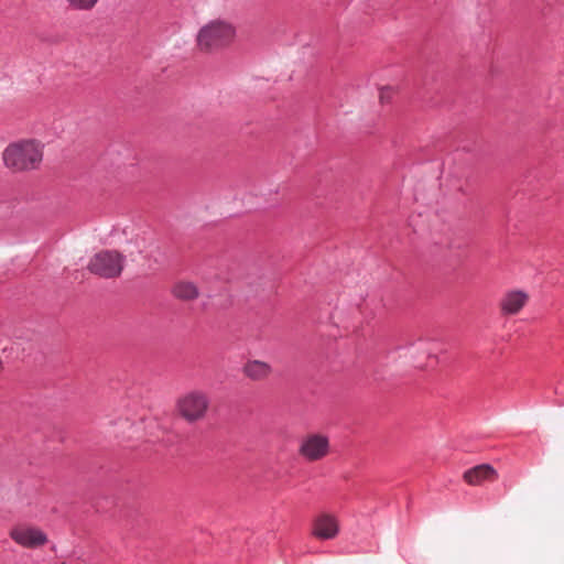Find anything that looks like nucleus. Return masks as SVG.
<instances>
[{"instance_id": "f257e3e1", "label": "nucleus", "mask_w": 564, "mask_h": 564, "mask_svg": "<svg viewBox=\"0 0 564 564\" xmlns=\"http://www.w3.org/2000/svg\"><path fill=\"white\" fill-rule=\"evenodd\" d=\"M4 165L17 172L36 169L43 159L42 150L33 140H24L9 144L3 153Z\"/></svg>"}, {"instance_id": "f03ea898", "label": "nucleus", "mask_w": 564, "mask_h": 564, "mask_svg": "<svg viewBox=\"0 0 564 564\" xmlns=\"http://www.w3.org/2000/svg\"><path fill=\"white\" fill-rule=\"evenodd\" d=\"M235 28L225 21L215 20L204 25L197 34V44L203 51H214L228 45L235 37Z\"/></svg>"}, {"instance_id": "7ed1b4c3", "label": "nucleus", "mask_w": 564, "mask_h": 564, "mask_svg": "<svg viewBox=\"0 0 564 564\" xmlns=\"http://www.w3.org/2000/svg\"><path fill=\"white\" fill-rule=\"evenodd\" d=\"M126 258L115 250L96 253L88 263V270L101 278L111 279L120 275Z\"/></svg>"}, {"instance_id": "20e7f679", "label": "nucleus", "mask_w": 564, "mask_h": 564, "mask_svg": "<svg viewBox=\"0 0 564 564\" xmlns=\"http://www.w3.org/2000/svg\"><path fill=\"white\" fill-rule=\"evenodd\" d=\"M209 405L207 395L200 391H192L180 398L177 409L180 414L188 422L203 419Z\"/></svg>"}, {"instance_id": "39448f33", "label": "nucleus", "mask_w": 564, "mask_h": 564, "mask_svg": "<svg viewBox=\"0 0 564 564\" xmlns=\"http://www.w3.org/2000/svg\"><path fill=\"white\" fill-rule=\"evenodd\" d=\"M11 539L26 549H36L47 542V535L37 528L17 527L10 532Z\"/></svg>"}, {"instance_id": "423d86ee", "label": "nucleus", "mask_w": 564, "mask_h": 564, "mask_svg": "<svg viewBox=\"0 0 564 564\" xmlns=\"http://www.w3.org/2000/svg\"><path fill=\"white\" fill-rule=\"evenodd\" d=\"M328 438L324 435L314 434L302 441L300 454L308 460H318L328 453Z\"/></svg>"}, {"instance_id": "0eeeda50", "label": "nucleus", "mask_w": 564, "mask_h": 564, "mask_svg": "<svg viewBox=\"0 0 564 564\" xmlns=\"http://www.w3.org/2000/svg\"><path fill=\"white\" fill-rule=\"evenodd\" d=\"M339 531L337 519L328 513L319 514L314 521L313 533L322 540L334 539Z\"/></svg>"}, {"instance_id": "6e6552de", "label": "nucleus", "mask_w": 564, "mask_h": 564, "mask_svg": "<svg viewBox=\"0 0 564 564\" xmlns=\"http://www.w3.org/2000/svg\"><path fill=\"white\" fill-rule=\"evenodd\" d=\"M528 294L523 291H510L501 300V311L505 314H517L527 303Z\"/></svg>"}, {"instance_id": "1a4fd4ad", "label": "nucleus", "mask_w": 564, "mask_h": 564, "mask_svg": "<svg viewBox=\"0 0 564 564\" xmlns=\"http://www.w3.org/2000/svg\"><path fill=\"white\" fill-rule=\"evenodd\" d=\"M497 478L496 469L489 464H481L464 473V479L470 485H479L484 480Z\"/></svg>"}, {"instance_id": "9d476101", "label": "nucleus", "mask_w": 564, "mask_h": 564, "mask_svg": "<svg viewBox=\"0 0 564 564\" xmlns=\"http://www.w3.org/2000/svg\"><path fill=\"white\" fill-rule=\"evenodd\" d=\"M271 372L269 364L260 360L248 361L243 366V373L252 380H261L267 378Z\"/></svg>"}, {"instance_id": "9b49d317", "label": "nucleus", "mask_w": 564, "mask_h": 564, "mask_svg": "<svg viewBox=\"0 0 564 564\" xmlns=\"http://www.w3.org/2000/svg\"><path fill=\"white\" fill-rule=\"evenodd\" d=\"M173 294L182 301H192L199 295V292L192 282H178L173 286Z\"/></svg>"}, {"instance_id": "f8f14e48", "label": "nucleus", "mask_w": 564, "mask_h": 564, "mask_svg": "<svg viewBox=\"0 0 564 564\" xmlns=\"http://www.w3.org/2000/svg\"><path fill=\"white\" fill-rule=\"evenodd\" d=\"M68 6L74 10H91L98 0H66Z\"/></svg>"}, {"instance_id": "ddd939ff", "label": "nucleus", "mask_w": 564, "mask_h": 564, "mask_svg": "<svg viewBox=\"0 0 564 564\" xmlns=\"http://www.w3.org/2000/svg\"><path fill=\"white\" fill-rule=\"evenodd\" d=\"M391 95H392V88L391 87H382L380 89V95H379L380 101L382 104L388 102L390 100V98H391Z\"/></svg>"}]
</instances>
